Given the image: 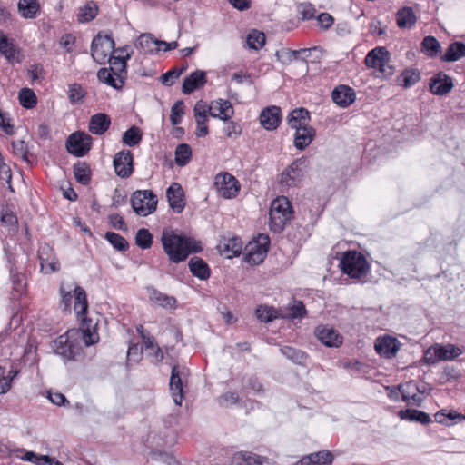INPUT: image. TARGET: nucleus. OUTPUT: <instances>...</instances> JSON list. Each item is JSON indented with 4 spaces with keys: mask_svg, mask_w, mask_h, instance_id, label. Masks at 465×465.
<instances>
[{
    "mask_svg": "<svg viewBox=\"0 0 465 465\" xmlns=\"http://www.w3.org/2000/svg\"><path fill=\"white\" fill-rule=\"evenodd\" d=\"M161 242L170 262L173 263L183 262L190 254L203 251L200 241L183 233L178 234L171 229L162 232Z\"/></svg>",
    "mask_w": 465,
    "mask_h": 465,
    "instance_id": "f257e3e1",
    "label": "nucleus"
},
{
    "mask_svg": "<svg viewBox=\"0 0 465 465\" xmlns=\"http://www.w3.org/2000/svg\"><path fill=\"white\" fill-rule=\"evenodd\" d=\"M292 207L285 196L274 199L270 208V228L275 232H281L285 224L292 219Z\"/></svg>",
    "mask_w": 465,
    "mask_h": 465,
    "instance_id": "f03ea898",
    "label": "nucleus"
},
{
    "mask_svg": "<svg viewBox=\"0 0 465 465\" xmlns=\"http://www.w3.org/2000/svg\"><path fill=\"white\" fill-rule=\"evenodd\" d=\"M341 267L343 273L356 279L365 275L369 269L365 257L356 251H349L344 253L341 261Z\"/></svg>",
    "mask_w": 465,
    "mask_h": 465,
    "instance_id": "7ed1b4c3",
    "label": "nucleus"
},
{
    "mask_svg": "<svg viewBox=\"0 0 465 465\" xmlns=\"http://www.w3.org/2000/svg\"><path fill=\"white\" fill-rule=\"evenodd\" d=\"M308 158L302 156L295 159L281 174L280 183L283 187L297 186L306 173Z\"/></svg>",
    "mask_w": 465,
    "mask_h": 465,
    "instance_id": "20e7f679",
    "label": "nucleus"
},
{
    "mask_svg": "<svg viewBox=\"0 0 465 465\" xmlns=\"http://www.w3.org/2000/svg\"><path fill=\"white\" fill-rule=\"evenodd\" d=\"M157 196L151 190H137L131 197V204L136 214L147 216L156 210Z\"/></svg>",
    "mask_w": 465,
    "mask_h": 465,
    "instance_id": "39448f33",
    "label": "nucleus"
},
{
    "mask_svg": "<svg viewBox=\"0 0 465 465\" xmlns=\"http://www.w3.org/2000/svg\"><path fill=\"white\" fill-rule=\"evenodd\" d=\"M115 43L112 35H98L93 39L91 45V55L93 59L104 64L113 50H114Z\"/></svg>",
    "mask_w": 465,
    "mask_h": 465,
    "instance_id": "423d86ee",
    "label": "nucleus"
},
{
    "mask_svg": "<svg viewBox=\"0 0 465 465\" xmlns=\"http://www.w3.org/2000/svg\"><path fill=\"white\" fill-rule=\"evenodd\" d=\"M270 239L266 234H259L257 238L246 247L245 261L251 265H257L263 262Z\"/></svg>",
    "mask_w": 465,
    "mask_h": 465,
    "instance_id": "0eeeda50",
    "label": "nucleus"
},
{
    "mask_svg": "<svg viewBox=\"0 0 465 465\" xmlns=\"http://www.w3.org/2000/svg\"><path fill=\"white\" fill-rule=\"evenodd\" d=\"M214 185L219 193L226 199L235 197L240 191V184L237 179L228 173H222L216 175Z\"/></svg>",
    "mask_w": 465,
    "mask_h": 465,
    "instance_id": "6e6552de",
    "label": "nucleus"
},
{
    "mask_svg": "<svg viewBox=\"0 0 465 465\" xmlns=\"http://www.w3.org/2000/svg\"><path fill=\"white\" fill-rule=\"evenodd\" d=\"M92 137L84 133L72 134L66 142V148L71 154L77 157L84 156L91 149Z\"/></svg>",
    "mask_w": 465,
    "mask_h": 465,
    "instance_id": "1a4fd4ad",
    "label": "nucleus"
},
{
    "mask_svg": "<svg viewBox=\"0 0 465 465\" xmlns=\"http://www.w3.org/2000/svg\"><path fill=\"white\" fill-rule=\"evenodd\" d=\"M185 377L186 368L179 365H174L172 368L169 387L174 403L179 406L183 400V381Z\"/></svg>",
    "mask_w": 465,
    "mask_h": 465,
    "instance_id": "9d476101",
    "label": "nucleus"
},
{
    "mask_svg": "<svg viewBox=\"0 0 465 465\" xmlns=\"http://www.w3.org/2000/svg\"><path fill=\"white\" fill-rule=\"evenodd\" d=\"M134 157L129 150H123L114 155L113 164L115 173L121 178H128L134 172Z\"/></svg>",
    "mask_w": 465,
    "mask_h": 465,
    "instance_id": "9b49d317",
    "label": "nucleus"
},
{
    "mask_svg": "<svg viewBox=\"0 0 465 465\" xmlns=\"http://www.w3.org/2000/svg\"><path fill=\"white\" fill-rule=\"evenodd\" d=\"M400 347L401 342L391 336L378 337L374 343L376 352L386 359L395 357Z\"/></svg>",
    "mask_w": 465,
    "mask_h": 465,
    "instance_id": "f8f14e48",
    "label": "nucleus"
},
{
    "mask_svg": "<svg viewBox=\"0 0 465 465\" xmlns=\"http://www.w3.org/2000/svg\"><path fill=\"white\" fill-rule=\"evenodd\" d=\"M388 55L389 52L385 47H375L367 54L364 63L369 68H375L381 73H385Z\"/></svg>",
    "mask_w": 465,
    "mask_h": 465,
    "instance_id": "ddd939ff",
    "label": "nucleus"
},
{
    "mask_svg": "<svg viewBox=\"0 0 465 465\" xmlns=\"http://www.w3.org/2000/svg\"><path fill=\"white\" fill-rule=\"evenodd\" d=\"M166 197L171 209L181 213L185 206L184 192L178 183H173L166 191Z\"/></svg>",
    "mask_w": 465,
    "mask_h": 465,
    "instance_id": "4468645a",
    "label": "nucleus"
},
{
    "mask_svg": "<svg viewBox=\"0 0 465 465\" xmlns=\"http://www.w3.org/2000/svg\"><path fill=\"white\" fill-rule=\"evenodd\" d=\"M261 125L268 130H275L281 123V108L275 105L268 106L262 110L260 116Z\"/></svg>",
    "mask_w": 465,
    "mask_h": 465,
    "instance_id": "2eb2a0df",
    "label": "nucleus"
},
{
    "mask_svg": "<svg viewBox=\"0 0 465 465\" xmlns=\"http://www.w3.org/2000/svg\"><path fill=\"white\" fill-rule=\"evenodd\" d=\"M212 117L228 121L234 114L232 103L229 100L218 99L211 103L208 107Z\"/></svg>",
    "mask_w": 465,
    "mask_h": 465,
    "instance_id": "dca6fc26",
    "label": "nucleus"
},
{
    "mask_svg": "<svg viewBox=\"0 0 465 465\" xmlns=\"http://www.w3.org/2000/svg\"><path fill=\"white\" fill-rule=\"evenodd\" d=\"M72 331H67L64 335L59 336L54 341V350L56 354L61 355L65 360H73L75 355V345L69 340Z\"/></svg>",
    "mask_w": 465,
    "mask_h": 465,
    "instance_id": "f3484780",
    "label": "nucleus"
},
{
    "mask_svg": "<svg viewBox=\"0 0 465 465\" xmlns=\"http://www.w3.org/2000/svg\"><path fill=\"white\" fill-rule=\"evenodd\" d=\"M452 87V79L443 72L437 73L430 79V88L434 94L445 95L451 91Z\"/></svg>",
    "mask_w": 465,
    "mask_h": 465,
    "instance_id": "a211bd4d",
    "label": "nucleus"
},
{
    "mask_svg": "<svg viewBox=\"0 0 465 465\" xmlns=\"http://www.w3.org/2000/svg\"><path fill=\"white\" fill-rule=\"evenodd\" d=\"M315 333L319 341L327 347H339L342 344V336L332 328L320 326Z\"/></svg>",
    "mask_w": 465,
    "mask_h": 465,
    "instance_id": "6ab92c4d",
    "label": "nucleus"
},
{
    "mask_svg": "<svg viewBox=\"0 0 465 465\" xmlns=\"http://www.w3.org/2000/svg\"><path fill=\"white\" fill-rule=\"evenodd\" d=\"M331 97L336 104L345 108L355 101L356 94L352 88L346 85H339L332 91Z\"/></svg>",
    "mask_w": 465,
    "mask_h": 465,
    "instance_id": "aec40b11",
    "label": "nucleus"
},
{
    "mask_svg": "<svg viewBox=\"0 0 465 465\" xmlns=\"http://www.w3.org/2000/svg\"><path fill=\"white\" fill-rule=\"evenodd\" d=\"M310 113L303 107L292 110L287 117V123L289 126L295 130H297V128H304L310 126Z\"/></svg>",
    "mask_w": 465,
    "mask_h": 465,
    "instance_id": "412c9836",
    "label": "nucleus"
},
{
    "mask_svg": "<svg viewBox=\"0 0 465 465\" xmlns=\"http://www.w3.org/2000/svg\"><path fill=\"white\" fill-rule=\"evenodd\" d=\"M110 125L111 118L109 115L98 113L91 116L88 129L94 134L102 135L109 129Z\"/></svg>",
    "mask_w": 465,
    "mask_h": 465,
    "instance_id": "4be33fe9",
    "label": "nucleus"
},
{
    "mask_svg": "<svg viewBox=\"0 0 465 465\" xmlns=\"http://www.w3.org/2000/svg\"><path fill=\"white\" fill-rule=\"evenodd\" d=\"M205 83V72L196 70L193 72L189 76L184 78L182 87L183 93L185 94H190L198 87L203 86Z\"/></svg>",
    "mask_w": 465,
    "mask_h": 465,
    "instance_id": "5701e85b",
    "label": "nucleus"
},
{
    "mask_svg": "<svg viewBox=\"0 0 465 465\" xmlns=\"http://www.w3.org/2000/svg\"><path fill=\"white\" fill-rule=\"evenodd\" d=\"M465 57V44L461 41H454L449 45L445 53L440 55L442 62L452 63Z\"/></svg>",
    "mask_w": 465,
    "mask_h": 465,
    "instance_id": "b1692460",
    "label": "nucleus"
},
{
    "mask_svg": "<svg viewBox=\"0 0 465 465\" xmlns=\"http://www.w3.org/2000/svg\"><path fill=\"white\" fill-rule=\"evenodd\" d=\"M315 129L312 126L297 128L294 134V146L298 150H304L311 144L315 136Z\"/></svg>",
    "mask_w": 465,
    "mask_h": 465,
    "instance_id": "393cba45",
    "label": "nucleus"
},
{
    "mask_svg": "<svg viewBox=\"0 0 465 465\" xmlns=\"http://www.w3.org/2000/svg\"><path fill=\"white\" fill-rule=\"evenodd\" d=\"M130 58L131 54L129 53H127L124 56L111 55L109 57L108 61L111 65L109 69L114 74V75L123 79L124 81L125 80L127 74V61Z\"/></svg>",
    "mask_w": 465,
    "mask_h": 465,
    "instance_id": "a878e982",
    "label": "nucleus"
},
{
    "mask_svg": "<svg viewBox=\"0 0 465 465\" xmlns=\"http://www.w3.org/2000/svg\"><path fill=\"white\" fill-rule=\"evenodd\" d=\"M333 460V455L328 450H322L312 453L307 457L302 458L295 465H327L331 464Z\"/></svg>",
    "mask_w": 465,
    "mask_h": 465,
    "instance_id": "bb28decb",
    "label": "nucleus"
},
{
    "mask_svg": "<svg viewBox=\"0 0 465 465\" xmlns=\"http://www.w3.org/2000/svg\"><path fill=\"white\" fill-rule=\"evenodd\" d=\"M188 267L191 273L200 280H207L211 275L209 265L200 257L191 258Z\"/></svg>",
    "mask_w": 465,
    "mask_h": 465,
    "instance_id": "cd10ccee",
    "label": "nucleus"
},
{
    "mask_svg": "<svg viewBox=\"0 0 465 465\" xmlns=\"http://www.w3.org/2000/svg\"><path fill=\"white\" fill-rule=\"evenodd\" d=\"M420 50L429 58H436L442 55L440 43L432 35L425 36L422 39Z\"/></svg>",
    "mask_w": 465,
    "mask_h": 465,
    "instance_id": "c85d7f7f",
    "label": "nucleus"
},
{
    "mask_svg": "<svg viewBox=\"0 0 465 465\" xmlns=\"http://www.w3.org/2000/svg\"><path fill=\"white\" fill-rule=\"evenodd\" d=\"M281 353L294 364L306 365L309 360V355L297 348L292 346H283L280 349Z\"/></svg>",
    "mask_w": 465,
    "mask_h": 465,
    "instance_id": "c756f323",
    "label": "nucleus"
},
{
    "mask_svg": "<svg viewBox=\"0 0 465 465\" xmlns=\"http://www.w3.org/2000/svg\"><path fill=\"white\" fill-rule=\"evenodd\" d=\"M158 39L150 33L142 34L136 43V47L145 54H153L159 51Z\"/></svg>",
    "mask_w": 465,
    "mask_h": 465,
    "instance_id": "7c9ffc66",
    "label": "nucleus"
},
{
    "mask_svg": "<svg viewBox=\"0 0 465 465\" xmlns=\"http://www.w3.org/2000/svg\"><path fill=\"white\" fill-rule=\"evenodd\" d=\"M148 295L152 302H156L163 308L173 309L176 306V300L174 297L168 296L154 288L148 289Z\"/></svg>",
    "mask_w": 465,
    "mask_h": 465,
    "instance_id": "2f4dec72",
    "label": "nucleus"
},
{
    "mask_svg": "<svg viewBox=\"0 0 465 465\" xmlns=\"http://www.w3.org/2000/svg\"><path fill=\"white\" fill-rule=\"evenodd\" d=\"M233 462L237 465H265L269 463L267 458L256 455L252 452H239L235 454Z\"/></svg>",
    "mask_w": 465,
    "mask_h": 465,
    "instance_id": "473e14b6",
    "label": "nucleus"
},
{
    "mask_svg": "<svg viewBox=\"0 0 465 465\" xmlns=\"http://www.w3.org/2000/svg\"><path fill=\"white\" fill-rule=\"evenodd\" d=\"M40 5L37 0H19L18 10L25 18H35L39 12Z\"/></svg>",
    "mask_w": 465,
    "mask_h": 465,
    "instance_id": "72a5a7b5",
    "label": "nucleus"
},
{
    "mask_svg": "<svg viewBox=\"0 0 465 465\" xmlns=\"http://www.w3.org/2000/svg\"><path fill=\"white\" fill-rule=\"evenodd\" d=\"M440 359L441 361H452L463 353V350L451 343H438Z\"/></svg>",
    "mask_w": 465,
    "mask_h": 465,
    "instance_id": "f704fd0d",
    "label": "nucleus"
},
{
    "mask_svg": "<svg viewBox=\"0 0 465 465\" xmlns=\"http://www.w3.org/2000/svg\"><path fill=\"white\" fill-rule=\"evenodd\" d=\"M0 54L8 61L15 59L16 48L14 43L0 30Z\"/></svg>",
    "mask_w": 465,
    "mask_h": 465,
    "instance_id": "c9c22d12",
    "label": "nucleus"
},
{
    "mask_svg": "<svg viewBox=\"0 0 465 465\" xmlns=\"http://www.w3.org/2000/svg\"><path fill=\"white\" fill-rule=\"evenodd\" d=\"M74 312L77 315H84L86 313L88 309L86 292L85 291L80 287L76 286L74 289Z\"/></svg>",
    "mask_w": 465,
    "mask_h": 465,
    "instance_id": "e433bc0d",
    "label": "nucleus"
},
{
    "mask_svg": "<svg viewBox=\"0 0 465 465\" xmlns=\"http://www.w3.org/2000/svg\"><path fill=\"white\" fill-rule=\"evenodd\" d=\"M447 419L451 421L452 420L461 421V420H465V416L462 415L461 413H457L454 411H448L446 409H442L435 414V420L438 423L445 424L447 426L453 424L452 422H450V423L448 422Z\"/></svg>",
    "mask_w": 465,
    "mask_h": 465,
    "instance_id": "4c0bfd02",
    "label": "nucleus"
},
{
    "mask_svg": "<svg viewBox=\"0 0 465 465\" xmlns=\"http://www.w3.org/2000/svg\"><path fill=\"white\" fill-rule=\"evenodd\" d=\"M98 13V6L94 1L88 2L85 5L79 9L78 21L80 23H87L93 20Z\"/></svg>",
    "mask_w": 465,
    "mask_h": 465,
    "instance_id": "58836bf2",
    "label": "nucleus"
},
{
    "mask_svg": "<svg viewBox=\"0 0 465 465\" xmlns=\"http://www.w3.org/2000/svg\"><path fill=\"white\" fill-rule=\"evenodd\" d=\"M192 157V149L187 143H181L175 149V163L178 166H185Z\"/></svg>",
    "mask_w": 465,
    "mask_h": 465,
    "instance_id": "ea45409f",
    "label": "nucleus"
},
{
    "mask_svg": "<svg viewBox=\"0 0 465 465\" xmlns=\"http://www.w3.org/2000/svg\"><path fill=\"white\" fill-rule=\"evenodd\" d=\"M142 140V132L136 126H132L125 131L122 137V142L130 146L137 145Z\"/></svg>",
    "mask_w": 465,
    "mask_h": 465,
    "instance_id": "a19ab883",
    "label": "nucleus"
},
{
    "mask_svg": "<svg viewBox=\"0 0 465 465\" xmlns=\"http://www.w3.org/2000/svg\"><path fill=\"white\" fill-rule=\"evenodd\" d=\"M18 98L20 104L26 109H32L37 104L35 94L29 88L21 89L18 94Z\"/></svg>",
    "mask_w": 465,
    "mask_h": 465,
    "instance_id": "79ce46f5",
    "label": "nucleus"
},
{
    "mask_svg": "<svg viewBox=\"0 0 465 465\" xmlns=\"http://www.w3.org/2000/svg\"><path fill=\"white\" fill-rule=\"evenodd\" d=\"M104 237L115 250L119 252L128 250L129 244L122 235L114 232H107Z\"/></svg>",
    "mask_w": 465,
    "mask_h": 465,
    "instance_id": "37998d69",
    "label": "nucleus"
},
{
    "mask_svg": "<svg viewBox=\"0 0 465 465\" xmlns=\"http://www.w3.org/2000/svg\"><path fill=\"white\" fill-rule=\"evenodd\" d=\"M74 173L76 181L86 185L90 182V169L85 163H77L74 166Z\"/></svg>",
    "mask_w": 465,
    "mask_h": 465,
    "instance_id": "c03bdc74",
    "label": "nucleus"
},
{
    "mask_svg": "<svg viewBox=\"0 0 465 465\" xmlns=\"http://www.w3.org/2000/svg\"><path fill=\"white\" fill-rule=\"evenodd\" d=\"M135 243L143 250L149 249L153 244L152 233L147 229H139L135 234Z\"/></svg>",
    "mask_w": 465,
    "mask_h": 465,
    "instance_id": "a18cd8bd",
    "label": "nucleus"
},
{
    "mask_svg": "<svg viewBox=\"0 0 465 465\" xmlns=\"http://www.w3.org/2000/svg\"><path fill=\"white\" fill-rule=\"evenodd\" d=\"M265 44V35L262 32L252 30L247 36V45L249 48L259 50Z\"/></svg>",
    "mask_w": 465,
    "mask_h": 465,
    "instance_id": "49530a36",
    "label": "nucleus"
},
{
    "mask_svg": "<svg viewBox=\"0 0 465 465\" xmlns=\"http://www.w3.org/2000/svg\"><path fill=\"white\" fill-rule=\"evenodd\" d=\"M152 460L166 465H179L176 458L171 452L153 450L150 453Z\"/></svg>",
    "mask_w": 465,
    "mask_h": 465,
    "instance_id": "de8ad7c7",
    "label": "nucleus"
},
{
    "mask_svg": "<svg viewBox=\"0 0 465 465\" xmlns=\"http://www.w3.org/2000/svg\"><path fill=\"white\" fill-rule=\"evenodd\" d=\"M85 95H86V92L81 86V84H76V83L69 84L68 99L71 104H76V103L82 102Z\"/></svg>",
    "mask_w": 465,
    "mask_h": 465,
    "instance_id": "09e8293b",
    "label": "nucleus"
},
{
    "mask_svg": "<svg viewBox=\"0 0 465 465\" xmlns=\"http://www.w3.org/2000/svg\"><path fill=\"white\" fill-rule=\"evenodd\" d=\"M187 66L183 65L182 68L173 67L167 71L161 76V82L163 84L170 86L173 84V80L177 79L185 70Z\"/></svg>",
    "mask_w": 465,
    "mask_h": 465,
    "instance_id": "8fccbe9b",
    "label": "nucleus"
},
{
    "mask_svg": "<svg viewBox=\"0 0 465 465\" xmlns=\"http://www.w3.org/2000/svg\"><path fill=\"white\" fill-rule=\"evenodd\" d=\"M256 316L261 322H269L277 317V312L272 307L259 306L256 309Z\"/></svg>",
    "mask_w": 465,
    "mask_h": 465,
    "instance_id": "3c124183",
    "label": "nucleus"
},
{
    "mask_svg": "<svg viewBox=\"0 0 465 465\" xmlns=\"http://www.w3.org/2000/svg\"><path fill=\"white\" fill-rule=\"evenodd\" d=\"M409 421H415L422 425H427L431 422L430 415L424 411L409 409Z\"/></svg>",
    "mask_w": 465,
    "mask_h": 465,
    "instance_id": "603ef678",
    "label": "nucleus"
},
{
    "mask_svg": "<svg viewBox=\"0 0 465 465\" xmlns=\"http://www.w3.org/2000/svg\"><path fill=\"white\" fill-rule=\"evenodd\" d=\"M184 114L183 102L178 100L171 108L170 121L173 125H177L182 122V115Z\"/></svg>",
    "mask_w": 465,
    "mask_h": 465,
    "instance_id": "864d4df0",
    "label": "nucleus"
},
{
    "mask_svg": "<svg viewBox=\"0 0 465 465\" xmlns=\"http://www.w3.org/2000/svg\"><path fill=\"white\" fill-rule=\"evenodd\" d=\"M438 343H435L429 347L423 355V361L428 365H433L438 361H440V354H439Z\"/></svg>",
    "mask_w": 465,
    "mask_h": 465,
    "instance_id": "5fc2aeb1",
    "label": "nucleus"
},
{
    "mask_svg": "<svg viewBox=\"0 0 465 465\" xmlns=\"http://www.w3.org/2000/svg\"><path fill=\"white\" fill-rule=\"evenodd\" d=\"M207 107L203 101L195 104L193 112L196 123L198 125H203L207 122Z\"/></svg>",
    "mask_w": 465,
    "mask_h": 465,
    "instance_id": "6e6d98bb",
    "label": "nucleus"
},
{
    "mask_svg": "<svg viewBox=\"0 0 465 465\" xmlns=\"http://www.w3.org/2000/svg\"><path fill=\"white\" fill-rule=\"evenodd\" d=\"M218 404L221 407H229L237 404L240 401V397L236 392L227 391L222 394L217 399Z\"/></svg>",
    "mask_w": 465,
    "mask_h": 465,
    "instance_id": "4d7b16f0",
    "label": "nucleus"
},
{
    "mask_svg": "<svg viewBox=\"0 0 465 465\" xmlns=\"http://www.w3.org/2000/svg\"><path fill=\"white\" fill-rule=\"evenodd\" d=\"M13 152L22 160L28 162V144L24 140H16L12 142Z\"/></svg>",
    "mask_w": 465,
    "mask_h": 465,
    "instance_id": "13d9d810",
    "label": "nucleus"
},
{
    "mask_svg": "<svg viewBox=\"0 0 465 465\" xmlns=\"http://www.w3.org/2000/svg\"><path fill=\"white\" fill-rule=\"evenodd\" d=\"M242 250V242L239 238H232L224 243V251L231 252L232 256H238ZM231 257V255H229Z\"/></svg>",
    "mask_w": 465,
    "mask_h": 465,
    "instance_id": "bf43d9fd",
    "label": "nucleus"
},
{
    "mask_svg": "<svg viewBox=\"0 0 465 465\" xmlns=\"http://www.w3.org/2000/svg\"><path fill=\"white\" fill-rule=\"evenodd\" d=\"M142 339L143 341V344L145 349L147 350H156L157 351V360L162 361L163 359V353L161 350V348L158 346V344L155 341V339L151 336L147 335L145 333H142Z\"/></svg>",
    "mask_w": 465,
    "mask_h": 465,
    "instance_id": "052dcab7",
    "label": "nucleus"
},
{
    "mask_svg": "<svg viewBox=\"0 0 465 465\" xmlns=\"http://www.w3.org/2000/svg\"><path fill=\"white\" fill-rule=\"evenodd\" d=\"M289 317L292 319L302 318L306 315V309L302 302L293 301L292 304L289 307Z\"/></svg>",
    "mask_w": 465,
    "mask_h": 465,
    "instance_id": "680f3d73",
    "label": "nucleus"
},
{
    "mask_svg": "<svg viewBox=\"0 0 465 465\" xmlns=\"http://www.w3.org/2000/svg\"><path fill=\"white\" fill-rule=\"evenodd\" d=\"M298 13L302 20H310L314 17L316 10L311 3L300 4L297 7Z\"/></svg>",
    "mask_w": 465,
    "mask_h": 465,
    "instance_id": "e2e57ef3",
    "label": "nucleus"
},
{
    "mask_svg": "<svg viewBox=\"0 0 465 465\" xmlns=\"http://www.w3.org/2000/svg\"><path fill=\"white\" fill-rule=\"evenodd\" d=\"M223 133L229 138H237L242 134V126L236 122L230 121L225 124V126L223 127Z\"/></svg>",
    "mask_w": 465,
    "mask_h": 465,
    "instance_id": "0e129e2a",
    "label": "nucleus"
},
{
    "mask_svg": "<svg viewBox=\"0 0 465 465\" xmlns=\"http://www.w3.org/2000/svg\"><path fill=\"white\" fill-rule=\"evenodd\" d=\"M142 357V347L139 344H133L129 346L127 351V361L137 362Z\"/></svg>",
    "mask_w": 465,
    "mask_h": 465,
    "instance_id": "69168bd1",
    "label": "nucleus"
},
{
    "mask_svg": "<svg viewBox=\"0 0 465 465\" xmlns=\"http://www.w3.org/2000/svg\"><path fill=\"white\" fill-rule=\"evenodd\" d=\"M109 221L113 227L122 231H127V226L124 223V218L118 213L109 215Z\"/></svg>",
    "mask_w": 465,
    "mask_h": 465,
    "instance_id": "338daca9",
    "label": "nucleus"
},
{
    "mask_svg": "<svg viewBox=\"0 0 465 465\" xmlns=\"http://www.w3.org/2000/svg\"><path fill=\"white\" fill-rule=\"evenodd\" d=\"M317 20L321 26L324 29H329L334 22L333 17L328 13H322L317 16Z\"/></svg>",
    "mask_w": 465,
    "mask_h": 465,
    "instance_id": "774afa93",
    "label": "nucleus"
}]
</instances>
